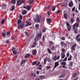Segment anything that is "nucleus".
<instances>
[{"instance_id": "1", "label": "nucleus", "mask_w": 80, "mask_h": 80, "mask_svg": "<svg viewBox=\"0 0 80 80\" xmlns=\"http://www.w3.org/2000/svg\"><path fill=\"white\" fill-rule=\"evenodd\" d=\"M42 33L41 32L37 34V36L34 38V42L32 46L31 47V48H34L36 46L37 44V42L38 41V38H40L42 36Z\"/></svg>"}, {"instance_id": "2", "label": "nucleus", "mask_w": 80, "mask_h": 80, "mask_svg": "<svg viewBox=\"0 0 80 80\" xmlns=\"http://www.w3.org/2000/svg\"><path fill=\"white\" fill-rule=\"evenodd\" d=\"M36 18L34 19V22H41V20L42 18V17L41 16H39L38 14L36 15Z\"/></svg>"}, {"instance_id": "3", "label": "nucleus", "mask_w": 80, "mask_h": 80, "mask_svg": "<svg viewBox=\"0 0 80 80\" xmlns=\"http://www.w3.org/2000/svg\"><path fill=\"white\" fill-rule=\"evenodd\" d=\"M25 26V22H23L21 24L18 25L17 27L18 29L19 28H23Z\"/></svg>"}, {"instance_id": "4", "label": "nucleus", "mask_w": 80, "mask_h": 80, "mask_svg": "<svg viewBox=\"0 0 80 80\" xmlns=\"http://www.w3.org/2000/svg\"><path fill=\"white\" fill-rule=\"evenodd\" d=\"M61 46L62 47L66 48L67 47V45L66 43H65L64 42L62 41L60 43Z\"/></svg>"}, {"instance_id": "5", "label": "nucleus", "mask_w": 80, "mask_h": 80, "mask_svg": "<svg viewBox=\"0 0 80 80\" xmlns=\"http://www.w3.org/2000/svg\"><path fill=\"white\" fill-rule=\"evenodd\" d=\"M32 7L31 6H23V8L26 9L28 11H29L31 10Z\"/></svg>"}, {"instance_id": "6", "label": "nucleus", "mask_w": 80, "mask_h": 80, "mask_svg": "<svg viewBox=\"0 0 80 80\" xmlns=\"http://www.w3.org/2000/svg\"><path fill=\"white\" fill-rule=\"evenodd\" d=\"M79 23L76 22L73 25L72 28H78L79 26Z\"/></svg>"}, {"instance_id": "7", "label": "nucleus", "mask_w": 80, "mask_h": 80, "mask_svg": "<svg viewBox=\"0 0 80 80\" xmlns=\"http://www.w3.org/2000/svg\"><path fill=\"white\" fill-rule=\"evenodd\" d=\"M16 49L14 48V47L12 48V52L13 54L14 55H16L18 53L17 52L16 50Z\"/></svg>"}, {"instance_id": "8", "label": "nucleus", "mask_w": 80, "mask_h": 80, "mask_svg": "<svg viewBox=\"0 0 80 80\" xmlns=\"http://www.w3.org/2000/svg\"><path fill=\"white\" fill-rule=\"evenodd\" d=\"M46 20L47 23L49 25H51L50 23L52 22V19L51 18H48Z\"/></svg>"}, {"instance_id": "9", "label": "nucleus", "mask_w": 80, "mask_h": 80, "mask_svg": "<svg viewBox=\"0 0 80 80\" xmlns=\"http://www.w3.org/2000/svg\"><path fill=\"white\" fill-rule=\"evenodd\" d=\"M77 47L76 46V44L75 43L73 44V45L71 47V49L72 51H74L75 50V47Z\"/></svg>"}, {"instance_id": "10", "label": "nucleus", "mask_w": 80, "mask_h": 80, "mask_svg": "<svg viewBox=\"0 0 80 80\" xmlns=\"http://www.w3.org/2000/svg\"><path fill=\"white\" fill-rule=\"evenodd\" d=\"M37 50L35 49L33 50L32 51V54L34 56L36 55L37 54Z\"/></svg>"}, {"instance_id": "11", "label": "nucleus", "mask_w": 80, "mask_h": 80, "mask_svg": "<svg viewBox=\"0 0 80 80\" xmlns=\"http://www.w3.org/2000/svg\"><path fill=\"white\" fill-rule=\"evenodd\" d=\"M68 5L70 7H72L73 6V4L72 1H70L68 3Z\"/></svg>"}, {"instance_id": "12", "label": "nucleus", "mask_w": 80, "mask_h": 80, "mask_svg": "<svg viewBox=\"0 0 80 80\" xmlns=\"http://www.w3.org/2000/svg\"><path fill=\"white\" fill-rule=\"evenodd\" d=\"M65 57V54L62 53H61V57L62 59H64Z\"/></svg>"}, {"instance_id": "13", "label": "nucleus", "mask_w": 80, "mask_h": 80, "mask_svg": "<svg viewBox=\"0 0 80 80\" xmlns=\"http://www.w3.org/2000/svg\"><path fill=\"white\" fill-rule=\"evenodd\" d=\"M73 62H69V64L68 66L70 67H73Z\"/></svg>"}, {"instance_id": "14", "label": "nucleus", "mask_w": 80, "mask_h": 80, "mask_svg": "<svg viewBox=\"0 0 80 80\" xmlns=\"http://www.w3.org/2000/svg\"><path fill=\"white\" fill-rule=\"evenodd\" d=\"M22 4L21 1V0H18L17 2V4L19 6L20 5Z\"/></svg>"}, {"instance_id": "15", "label": "nucleus", "mask_w": 80, "mask_h": 80, "mask_svg": "<svg viewBox=\"0 0 80 80\" xmlns=\"http://www.w3.org/2000/svg\"><path fill=\"white\" fill-rule=\"evenodd\" d=\"M72 29L74 30V32L75 33L77 34V31H78V29L77 28H72Z\"/></svg>"}, {"instance_id": "16", "label": "nucleus", "mask_w": 80, "mask_h": 80, "mask_svg": "<svg viewBox=\"0 0 80 80\" xmlns=\"http://www.w3.org/2000/svg\"><path fill=\"white\" fill-rule=\"evenodd\" d=\"M54 45V43L52 41H50L49 43V46L51 47L52 45Z\"/></svg>"}, {"instance_id": "17", "label": "nucleus", "mask_w": 80, "mask_h": 80, "mask_svg": "<svg viewBox=\"0 0 80 80\" xmlns=\"http://www.w3.org/2000/svg\"><path fill=\"white\" fill-rule=\"evenodd\" d=\"M22 23V20H21L20 19H18V21H17L18 25Z\"/></svg>"}, {"instance_id": "18", "label": "nucleus", "mask_w": 80, "mask_h": 80, "mask_svg": "<svg viewBox=\"0 0 80 80\" xmlns=\"http://www.w3.org/2000/svg\"><path fill=\"white\" fill-rule=\"evenodd\" d=\"M27 13V11L26 10H24L22 11V14L23 15H25Z\"/></svg>"}, {"instance_id": "19", "label": "nucleus", "mask_w": 80, "mask_h": 80, "mask_svg": "<svg viewBox=\"0 0 80 80\" xmlns=\"http://www.w3.org/2000/svg\"><path fill=\"white\" fill-rule=\"evenodd\" d=\"M65 74L64 73H62L61 75L59 76V78H62L65 76Z\"/></svg>"}, {"instance_id": "20", "label": "nucleus", "mask_w": 80, "mask_h": 80, "mask_svg": "<svg viewBox=\"0 0 80 80\" xmlns=\"http://www.w3.org/2000/svg\"><path fill=\"white\" fill-rule=\"evenodd\" d=\"M47 51L48 52V53L49 54H52V53L51 51V50L50 49H49V48H48L47 49Z\"/></svg>"}, {"instance_id": "21", "label": "nucleus", "mask_w": 80, "mask_h": 80, "mask_svg": "<svg viewBox=\"0 0 80 80\" xmlns=\"http://www.w3.org/2000/svg\"><path fill=\"white\" fill-rule=\"evenodd\" d=\"M1 35L2 37H5L6 36V34L5 33L2 32V33H1Z\"/></svg>"}, {"instance_id": "22", "label": "nucleus", "mask_w": 80, "mask_h": 80, "mask_svg": "<svg viewBox=\"0 0 80 80\" xmlns=\"http://www.w3.org/2000/svg\"><path fill=\"white\" fill-rule=\"evenodd\" d=\"M30 55L29 53L27 55H26L25 56V58H28L30 57Z\"/></svg>"}, {"instance_id": "23", "label": "nucleus", "mask_w": 80, "mask_h": 80, "mask_svg": "<svg viewBox=\"0 0 80 80\" xmlns=\"http://www.w3.org/2000/svg\"><path fill=\"white\" fill-rule=\"evenodd\" d=\"M80 22V20L79 18H77L76 19V23L79 24Z\"/></svg>"}, {"instance_id": "24", "label": "nucleus", "mask_w": 80, "mask_h": 80, "mask_svg": "<svg viewBox=\"0 0 80 80\" xmlns=\"http://www.w3.org/2000/svg\"><path fill=\"white\" fill-rule=\"evenodd\" d=\"M67 28L68 31H70L71 29L72 28V27L71 26H69L68 27H67Z\"/></svg>"}, {"instance_id": "25", "label": "nucleus", "mask_w": 80, "mask_h": 80, "mask_svg": "<svg viewBox=\"0 0 80 80\" xmlns=\"http://www.w3.org/2000/svg\"><path fill=\"white\" fill-rule=\"evenodd\" d=\"M56 8V7H55V6H53L52 7V11L53 12L55 10Z\"/></svg>"}, {"instance_id": "26", "label": "nucleus", "mask_w": 80, "mask_h": 80, "mask_svg": "<svg viewBox=\"0 0 80 80\" xmlns=\"http://www.w3.org/2000/svg\"><path fill=\"white\" fill-rule=\"evenodd\" d=\"M16 1L15 0H12L10 2V3H12V4H15L16 3Z\"/></svg>"}, {"instance_id": "27", "label": "nucleus", "mask_w": 80, "mask_h": 80, "mask_svg": "<svg viewBox=\"0 0 80 80\" xmlns=\"http://www.w3.org/2000/svg\"><path fill=\"white\" fill-rule=\"evenodd\" d=\"M26 62H27V60H23L22 61L21 64H23L24 63H25Z\"/></svg>"}, {"instance_id": "28", "label": "nucleus", "mask_w": 80, "mask_h": 80, "mask_svg": "<svg viewBox=\"0 0 80 80\" xmlns=\"http://www.w3.org/2000/svg\"><path fill=\"white\" fill-rule=\"evenodd\" d=\"M6 6V4H2V5H1V7H2V8L3 9H4Z\"/></svg>"}, {"instance_id": "29", "label": "nucleus", "mask_w": 80, "mask_h": 80, "mask_svg": "<svg viewBox=\"0 0 80 80\" xmlns=\"http://www.w3.org/2000/svg\"><path fill=\"white\" fill-rule=\"evenodd\" d=\"M57 56L56 55H55L53 58H52V59L53 60H54V61H56L57 60Z\"/></svg>"}, {"instance_id": "30", "label": "nucleus", "mask_w": 80, "mask_h": 80, "mask_svg": "<svg viewBox=\"0 0 80 80\" xmlns=\"http://www.w3.org/2000/svg\"><path fill=\"white\" fill-rule=\"evenodd\" d=\"M63 16H64V18H65L66 19H67L68 15L67 13H65L64 14Z\"/></svg>"}, {"instance_id": "31", "label": "nucleus", "mask_w": 80, "mask_h": 80, "mask_svg": "<svg viewBox=\"0 0 80 80\" xmlns=\"http://www.w3.org/2000/svg\"><path fill=\"white\" fill-rule=\"evenodd\" d=\"M72 55H70L69 57L68 58V61H69L71 60H72Z\"/></svg>"}, {"instance_id": "32", "label": "nucleus", "mask_w": 80, "mask_h": 80, "mask_svg": "<svg viewBox=\"0 0 80 80\" xmlns=\"http://www.w3.org/2000/svg\"><path fill=\"white\" fill-rule=\"evenodd\" d=\"M56 49L55 46H53L51 48V50L52 51H54Z\"/></svg>"}, {"instance_id": "33", "label": "nucleus", "mask_w": 80, "mask_h": 80, "mask_svg": "<svg viewBox=\"0 0 80 80\" xmlns=\"http://www.w3.org/2000/svg\"><path fill=\"white\" fill-rule=\"evenodd\" d=\"M59 65V63L58 62H56L55 64L54 68H55L57 67Z\"/></svg>"}, {"instance_id": "34", "label": "nucleus", "mask_w": 80, "mask_h": 80, "mask_svg": "<svg viewBox=\"0 0 80 80\" xmlns=\"http://www.w3.org/2000/svg\"><path fill=\"white\" fill-rule=\"evenodd\" d=\"M71 22L72 23H73V22L74 21V18H72L70 20Z\"/></svg>"}, {"instance_id": "35", "label": "nucleus", "mask_w": 80, "mask_h": 80, "mask_svg": "<svg viewBox=\"0 0 80 80\" xmlns=\"http://www.w3.org/2000/svg\"><path fill=\"white\" fill-rule=\"evenodd\" d=\"M39 66L40 67H39L38 68H37V69H39V70H42V66L41 65H39Z\"/></svg>"}, {"instance_id": "36", "label": "nucleus", "mask_w": 80, "mask_h": 80, "mask_svg": "<svg viewBox=\"0 0 80 80\" xmlns=\"http://www.w3.org/2000/svg\"><path fill=\"white\" fill-rule=\"evenodd\" d=\"M37 63V61H35L32 63V65H34L36 64Z\"/></svg>"}, {"instance_id": "37", "label": "nucleus", "mask_w": 80, "mask_h": 80, "mask_svg": "<svg viewBox=\"0 0 80 80\" xmlns=\"http://www.w3.org/2000/svg\"><path fill=\"white\" fill-rule=\"evenodd\" d=\"M15 8V6H12V8L11 10V11H13L14 10Z\"/></svg>"}, {"instance_id": "38", "label": "nucleus", "mask_w": 80, "mask_h": 80, "mask_svg": "<svg viewBox=\"0 0 80 80\" xmlns=\"http://www.w3.org/2000/svg\"><path fill=\"white\" fill-rule=\"evenodd\" d=\"M26 22L27 23V24L29 26L31 25V23L29 22H28V21H27Z\"/></svg>"}, {"instance_id": "39", "label": "nucleus", "mask_w": 80, "mask_h": 80, "mask_svg": "<svg viewBox=\"0 0 80 80\" xmlns=\"http://www.w3.org/2000/svg\"><path fill=\"white\" fill-rule=\"evenodd\" d=\"M46 31V28H43L42 30V32H45Z\"/></svg>"}, {"instance_id": "40", "label": "nucleus", "mask_w": 80, "mask_h": 80, "mask_svg": "<svg viewBox=\"0 0 80 80\" xmlns=\"http://www.w3.org/2000/svg\"><path fill=\"white\" fill-rule=\"evenodd\" d=\"M34 0H29V2L30 3L32 4Z\"/></svg>"}, {"instance_id": "41", "label": "nucleus", "mask_w": 80, "mask_h": 80, "mask_svg": "<svg viewBox=\"0 0 80 80\" xmlns=\"http://www.w3.org/2000/svg\"><path fill=\"white\" fill-rule=\"evenodd\" d=\"M77 73H74V74H72V77L73 78H74V77H75V76L77 75Z\"/></svg>"}, {"instance_id": "42", "label": "nucleus", "mask_w": 80, "mask_h": 80, "mask_svg": "<svg viewBox=\"0 0 80 80\" xmlns=\"http://www.w3.org/2000/svg\"><path fill=\"white\" fill-rule=\"evenodd\" d=\"M24 33L27 36L28 35V32L27 31L24 32Z\"/></svg>"}, {"instance_id": "43", "label": "nucleus", "mask_w": 80, "mask_h": 80, "mask_svg": "<svg viewBox=\"0 0 80 80\" xmlns=\"http://www.w3.org/2000/svg\"><path fill=\"white\" fill-rule=\"evenodd\" d=\"M5 22V20L4 19H2V22H1V24H3Z\"/></svg>"}, {"instance_id": "44", "label": "nucleus", "mask_w": 80, "mask_h": 80, "mask_svg": "<svg viewBox=\"0 0 80 80\" xmlns=\"http://www.w3.org/2000/svg\"><path fill=\"white\" fill-rule=\"evenodd\" d=\"M47 60V58L44 59V64H45L46 63V61Z\"/></svg>"}, {"instance_id": "45", "label": "nucleus", "mask_w": 80, "mask_h": 80, "mask_svg": "<svg viewBox=\"0 0 80 80\" xmlns=\"http://www.w3.org/2000/svg\"><path fill=\"white\" fill-rule=\"evenodd\" d=\"M67 59H68L67 57H65V58H64V59L62 61H67Z\"/></svg>"}, {"instance_id": "46", "label": "nucleus", "mask_w": 80, "mask_h": 80, "mask_svg": "<svg viewBox=\"0 0 80 80\" xmlns=\"http://www.w3.org/2000/svg\"><path fill=\"white\" fill-rule=\"evenodd\" d=\"M51 7V6L50 5H49L48 6V7H46V8L48 10V9L49 8H50Z\"/></svg>"}, {"instance_id": "47", "label": "nucleus", "mask_w": 80, "mask_h": 80, "mask_svg": "<svg viewBox=\"0 0 80 80\" xmlns=\"http://www.w3.org/2000/svg\"><path fill=\"white\" fill-rule=\"evenodd\" d=\"M10 32H7V35H9L8 36V37H10Z\"/></svg>"}, {"instance_id": "48", "label": "nucleus", "mask_w": 80, "mask_h": 80, "mask_svg": "<svg viewBox=\"0 0 80 80\" xmlns=\"http://www.w3.org/2000/svg\"><path fill=\"white\" fill-rule=\"evenodd\" d=\"M65 51V49H62V52L61 53H63L64 54L65 53L64 52Z\"/></svg>"}, {"instance_id": "49", "label": "nucleus", "mask_w": 80, "mask_h": 80, "mask_svg": "<svg viewBox=\"0 0 80 80\" xmlns=\"http://www.w3.org/2000/svg\"><path fill=\"white\" fill-rule=\"evenodd\" d=\"M66 24L67 26L68 27L70 26V24L68 22H67L66 23Z\"/></svg>"}, {"instance_id": "50", "label": "nucleus", "mask_w": 80, "mask_h": 80, "mask_svg": "<svg viewBox=\"0 0 80 80\" xmlns=\"http://www.w3.org/2000/svg\"><path fill=\"white\" fill-rule=\"evenodd\" d=\"M39 24H36L35 25V27L37 28H39Z\"/></svg>"}, {"instance_id": "51", "label": "nucleus", "mask_w": 80, "mask_h": 80, "mask_svg": "<svg viewBox=\"0 0 80 80\" xmlns=\"http://www.w3.org/2000/svg\"><path fill=\"white\" fill-rule=\"evenodd\" d=\"M70 54L69 52L67 53V54H66V56L68 58L69 57V55H70Z\"/></svg>"}, {"instance_id": "52", "label": "nucleus", "mask_w": 80, "mask_h": 80, "mask_svg": "<svg viewBox=\"0 0 80 80\" xmlns=\"http://www.w3.org/2000/svg\"><path fill=\"white\" fill-rule=\"evenodd\" d=\"M61 40H65V37H62L61 38Z\"/></svg>"}, {"instance_id": "53", "label": "nucleus", "mask_w": 80, "mask_h": 80, "mask_svg": "<svg viewBox=\"0 0 80 80\" xmlns=\"http://www.w3.org/2000/svg\"><path fill=\"white\" fill-rule=\"evenodd\" d=\"M80 37V34H78V35H77V36H76V39H77Z\"/></svg>"}, {"instance_id": "54", "label": "nucleus", "mask_w": 80, "mask_h": 80, "mask_svg": "<svg viewBox=\"0 0 80 80\" xmlns=\"http://www.w3.org/2000/svg\"><path fill=\"white\" fill-rule=\"evenodd\" d=\"M47 59L48 60V62H50L51 61V60L50 58H47Z\"/></svg>"}, {"instance_id": "55", "label": "nucleus", "mask_w": 80, "mask_h": 80, "mask_svg": "<svg viewBox=\"0 0 80 80\" xmlns=\"http://www.w3.org/2000/svg\"><path fill=\"white\" fill-rule=\"evenodd\" d=\"M61 12V10H59L56 12V13L58 14Z\"/></svg>"}, {"instance_id": "56", "label": "nucleus", "mask_w": 80, "mask_h": 80, "mask_svg": "<svg viewBox=\"0 0 80 80\" xmlns=\"http://www.w3.org/2000/svg\"><path fill=\"white\" fill-rule=\"evenodd\" d=\"M42 41H45V36L43 35L42 36Z\"/></svg>"}, {"instance_id": "57", "label": "nucleus", "mask_w": 80, "mask_h": 80, "mask_svg": "<svg viewBox=\"0 0 80 80\" xmlns=\"http://www.w3.org/2000/svg\"><path fill=\"white\" fill-rule=\"evenodd\" d=\"M60 56H58L57 57H56L57 60H59L60 59Z\"/></svg>"}, {"instance_id": "58", "label": "nucleus", "mask_w": 80, "mask_h": 80, "mask_svg": "<svg viewBox=\"0 0 80 80\" xmlns=\"http://www.w3.org/2000/svg\"><path fill=\"white\" fill-rule=\"evenodd\" d=\"M22 3H24L25 1V0H21Z\"/></svg>"}, {"instance_id": "59", "label": "nucleus", "mask_w": 80, "mask_h": 80, "mask_svg": "<svg viewBox=\"0 0 80 80\" xmlns=\"http://www.w3.org/2000/svg\"><path fill=\"white\" fill-rule=\"evenodd\" d=\"M62 68H67V67H65V65H62Z\"/></svg>"}, {"instance_id": "60", "label": "nucleus", "mask_w": 80, "mask_h": 80, "mask_svg": "<svg viewBox=\"0 0 80 80\" xmlns=\"http://www.w3.org/2000/svg\"><path fill=\"white\" fill-rule=\"evenodd\" d=\"M62 64H63L64 65H65L66 64V62H62Z\"/></svg>"}, {"instance_id": "61", "label": "nucleus", "mask_w": 80, "mask_h": 80, "mask_svg": "<svg viewBox=\"0 0 80 80\" xmlns=\"http://www.w3.org/2000/svg\"><path fill=\"white\" fill-rule=\"evenodd\" d=\"M75 7L74 8H72V12H74L75 11Z\"/></svg>"}, {"instance_id": "62", "label": "nucleus", "mask_w": 80, "mask_h": 80, "mask_svg": "<svg viewBox=\"0 0 80 80\" xmlns=\"http://www.w3.org/2000/svg\"><path fill=\"white\" fill-rule=\"evenodd\" d=\"M19 18L20 19H22V16L20 15V16H19Z\"/></svg>"}, {"instance_id": "63", "label": "nucleus", "mask_w": 80, "mask_h": 80, "mask_svg": "<svg viewBox=\"0 0 80 80\" xmlns=\"http://www.w3.org/2000/svg\"><path fill=\"white\" fill-rule=\"evenodd\" d=\"M51 68V67L49 66H47L46 67V68H47L48 69H50Z\"/></svg>"}, {"instance_id": "64", "label": "nucleus", "mask_w": 80, "mask_h": 80, "mask_svg": "<svg viewBox=\"0 0 80 80\" xmlns=\"http://www.w3.org/2000/svg\"><path fill=\"white\" fill-rule=\"evenodd\" d=\"M77 41L78 42H80V37L77 39Z\"/></svg>"}]
</instances>
